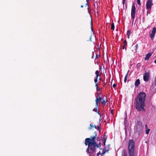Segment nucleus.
Returning a JSON list of instances; mask_svg holds the SVG:
<instances>
[{
    "instance_id": "39",
    "label": "nucleus",
    "mask_w": 156,
    "mask_h": 156,
    "mask_svg": "<svg viewBox=\"0 0 156 156\" xmlns=\"http://www.w3.org/2000/svg\"><path fill=\"white\" fill-rule=\"evenodd\" d=\"M96 2H98V0H94Z\"/></svg>"
},
{
    "instance_id": "45",
    "label": "nucleus",
    "mask_w": 156,
    "mask_h": 156,
    "mask_svg": "<svg viewBox=\"0 0 156 156\" xmlns=\"http://www.w3.org/2000/svg\"><path fill=\"white\" fill-rule=\"evenodd\" d=\"M101 94H99V96H100L101 97Z\"/></svg>"
},
{
    "instance_id": "43",
    "label": "nucleus",
    "mask_w": 156,
    "mask_h": 156,
    "mask_svg": "<svg viewBox=\"0 0 156 156\" xmlns=\"http://www.w3.org/2000/svg\"><path fill=\"white\" fill-rule=\"evenodd\" d=\"M107 84V82H106V83H105V84L106 85Z\"/></svg>"
},
{
    "instance_id": "4",
    "label": "nucleus",
    "mask_w": 156,
    "mask_h": 156,
    "mask_svg": "<svg viewBox=\"0 0 156 156\" xmlns=\"http://www.w3.org/2000/svg\"><path fill=\"white\" fill-rule=\"evenodd\" d=\"M143 129V127L141 122L140 121H137L136 126V133L139 135L142 132Z\"/></svg>"
},
{
    "instance_id": "19",
    "label": "nucleus",
    "mask_w": 156,
    "mask_h": 156,
    "mask_svg": "<svg viewBox=\"0 0 156 156\" xmlns=\"http://www.w3.org/2000/svg\"><path fill=\"white\" fill-rule=\"evenodd\" d=\"M131 30H128L127 31V38H128V39H129V36H130V34H131Z\"/></svg>"
},
{
    "instance_id": "38",
    "label": "nucleus",
    "mask_w": 156,
    "mask_h": 156,
    "mask_svg": "<svg viewBox=\"0 0 156 156\" xmlns=\"http://www.w3.org/2000/svg\"><path fill=\"white\" fill-rule=\"evenodd\" d=\"M99 80H100V81L101 80V77H100V78H99Z\"/></svg>"
},
{
    "instance_id": "8",
    "label": "nucleus",
    "mask_w": 156,
    "mask_h": 156,
    "mask_svg": "<svg viewBox=\"0 0 156 156\" xmlns=\"http://www.w3.org/2000/svg\"><path fill=\"white\" fill-rule=\"evenodd\" d=\"M95 73L96 74V76L95 78L94 79V81L96 84V83H97V82L98 81L99 76H100V77L101 76V73H100L99 71L98 70H97L96 71Z\"/></svg>"
},
{
    "instance_id": "23",
    "label": "nucleus",
    "mask_w": 156,
    "mask_h": 156,
    "mask_svg": "<svg viewBox=\"0 0 156 156\" xmlns=\"http://www.w3.org/2000/svg\"><path fill=\"white\" fill-rule=\"evenodd\" d=\"M150 131V129H146L145 130L146 133L147 134H148L149 133Z\"/></svg>"
},
{
    "instance_id": "25",
    "label": "nucleus",
    "mask_w": 156,
    "mask_h": 156,
    "mask_svg": "<svg viewBox=\"0 0 156 156\" xmlns=\"http://www.w3.org/2000/svg\"><path fill=\"white\" fill-rule=\"evenodd\" d=\"M98 84L97 83H96V84H95V86L96 87V88L97 91H99V90H100V89L98 88Z\"/></svg>"
},
{
    "instance_id": "33",
    "label": "nucleus",
    "mask_w": 156,
    "mask_h": 156,
    "mask_svg": "<svg viewBox=\"0 0 156 156\" xmlns=\"http://www.w3.org/2000/svg\"><path fill=\"white\" fill-rule=\"evenodd\" d=\"M113 110H112L111 111V114L112 115L113 114Z\"/></svg>"
},
{
    "instance_id": "29",
    "label": "nucleus",
    "mask_w": 156,
    "mask_h": 156,
    "mask_svg": "<svg viewBox=\"0 0 156 156\" xmlns=\"http://www.w3.org/2000/svg\"><path fill=\"white\" fill-rule=\"evenodd\" d=\"M108 150H105L102 153V154H105V153L106 151H108Z\"/></svg>"
},
{
    "instance_id": "17",
    "label": "nucleus",
    "mask_w": 156,
    "mask_h": 156,
    "mask_svg": "<svg viewBox=\"0 0 156 156\" xmlns=\"http://www.w3.org/2000/svg\"><path fill=\"white\" fill-rule=\"evenodd\" d=\"M124 44L123 46L122 49H124L125 48V50H126V46L127 45V42L126 40H125L124 41Z\"/></svg>"
},
{
    "instance_id": "42",
    "label": "nucleus",
    "mask_w": 156,
    "mask_h": 156,
    "mask_svg": "<svg viewBox=\"0 0 156 156\" xmlns=\"http://www.w3.org/2000/svg\"><path fill=\"white\" fill-rule=\"evenodd\" d=\"M83 5H81V8H83Z\"/></svg>"
},
{
    "instance_id": "12",
    "label": "nucleus",
    "mask_w": 156,
    "mask_h": 156,
    "mask_svg": "<svg viewBox=\"0 0 156 156\" xmlns=\"http://www.w3.org/2000/svg\"><path fill=\"white\" fill-rule=\"evenodd\" d=\"M140 84V80L139 79L136 80L135 83V85L136 87H138Z\"/></svg>"
},
{
    "instance_id": "9",
    "label": "nucleus",
    "mask_w": 156,
    "mask_h": 156,
    "mask_svg": "<svg viewBox=\"0 0 156 156\" xmlns=\"http://www.w3.org/2000/svg\"><path fill=\"white\" fill-rule=\"evenodd\" d=\"M95 107L96 109L98 108L99 106H98V103H99V105H100V102H99V101L98 99H96L95 100Z\"/></svg>"
},
{
    "instance_id": "37",
    "label": "nucleus",
    "mask_w": 156,
    "mask_h": 156,
    "mask_svg": "<svg viewBox=\"0 0 156 156\" xmlns=\"http://www.w3.org/2000/svg\"><path fill=\"white\" fill-rule=\"evenodd\" d=\"M93 111H96L95 110V108H94V109H93Z\"/></svg>"
},
{
    "instance_id": "34",
    "label": "nucleus",
    "mask_w": 156,
    "mask_h": 156,
    "mask_svg": "<svg viewBox=\"0 0 156 156\" xmlns=\"http://www.w3.org/2000/svg\"><path fill=\"white\" fill-rule=\"evenodd\" d=\"M155 81H154V82H155V85H156V77H155Z\"/></svg>"
},
{
    "instance_id": "31",
    "label": "nucleus",
    "mask_w": 156,
    "mask_h": 156,
    "mask_svg": "<svg viewBox=\"0 0 156 156\" xmlns=\"http://www.w3.org/2000/svg\"><path fill=\"white\" fill-rule=\"evenodd\" d=\"M147 128H148V126L147 124H146L145 125V128L147 129Z\"/></svg>"
},
{
    "instance_id": "36",
    "label": "nucleus",
    "mask_w": 156,
    "mask_h": 156,
    "mask_svg": "<svg viewBox=\"0 0 156 156\" xmlns=\"http://www.w3.org/2000/svg\"><path fill=\"white\" fill-rule=\"evenodd\" d=\"M97 113H98V115H100V113H99V111H98V112H97Z\"/></svg>"
},
{
    "instance_id": "6",
    "label": "nucleus",
    "mask_w": 156,
    "mask_h": 156,
    "mask_svg": "<svg viewBox=\"0 0 156 156\" xmlns=\"http://www.w3.org/2000/svg\"><path fill=\"white\" fill-rule=\"evenodd\" d=\"M153 5L152 0H148L146 2V8L148 9H151L152 5Z\"/></svg>"
},
{
    "instance_id": "28",
    "label": "nucleus",
    "mask_w": 156,
    "mask_h": 156,
    "mask_svg": "<svg viewBox=\"0 0 156 156\" xmlns=\"http://www.w3.org/2000/svg\"><path fill=\"white\" fill-rule=\"evenodd\" d=\"M102 98H101L100 96H98V97L96 98V99H98L99 101L101 100Z\"/></svg>"
},
{
    "instance_id": "5",
    "label": "nucleus",
    "mask_w": 156,
    "mask_h": 156,
    "mask_svg": "<svg viewBox=\"0 0 156 156\" xmlns=\"http://www.w3.org/2000/svg\"><path fill=\"white\" fill-rule=\"evenodd\" d=\"M136 13V7L135 4L133 3L132 5L131 11V17L133 20V21H134L135 18V15Z\"/></svg>"
},
{
    "instance_id": "14",
    "label": "nucleus",
    "mask_w": 156,
    "mask_h": 156,
    "mask_svg": "<svg viewBox=\"0 0 156 156\" xmlns=\"http://www.w3.org/2000/svg\"><path fill=\"white\" fill-rule=\"evenodd\" d=\"M106 102H107V101H106L105 98L104 97H103L101 100V103L105 106L106 104Z\"/></svg>"
},
{
    "instance_id": "10",
    "label": "nucleus",
    "mask_w": 156,
    "mask_h": 156,
    "mask_svg": "<svg viewBox=\"0 0 156 156\" xmlns=\"http://www.w3.org/2000/svg\"><path fill=\"white\" fill-rule=\"evenodd\" d=\"M94 127L95 129H98V130L99 131V132H100L101 124L99 122L98 123L97 127L95 125Z\"/></svg>"
},
{
    "instance_id": "40",
    "label": "nucleus",
    "mask_w": 156,
    "mask_h": 156,
    "mask_svg": "<svg viewBox=\"0 0 156 156\" xmlns=\"http://www.w3.org/2000/svg\"><path fill=\"white\" fill-rule=\"evenodd\" d=\"M101 67L100 66V68H99V70H101Z\"/></svg>"
},
{
    "instance_id": "27",
    "label": "nucleus",
    "mask_w": 156,
    "mask_h": 156,
    "mask_svg": "<svg viewBox=\"0 0 156 156\" xmlns=\"http://www.w3.org/2000/svg\"><path fill=\"white\" fill-rule=\"evenodd\" d=\"M137 3L138 5H141L140 0H137Z\"/></svg>"
},
{
    "instance_id": "22",
    "label": "nucleus",
    "mask_w": 156,
    "mask_h": 156,
    "mask_svg": "<svg viewBox=\"0 0 156 156\" xmlns=\"http://www.w3.org/2000/svg\"><path fill=\"white\" fill-rule=\"evenodd\" d=\"M155 34H153V33H151L150 35V37L153 40V37L154 36V35Z\"/></svg>"
},
{
    "instance_id": "47",
    "label": "nucleus",
    "mask_w": 156,
    "mask_h": 156,
    "mask_svg": "<svg viewBox=\"0 0 156 156\" xmlns=\"http://www.w3.org/2000/svg\"><path fill=\"white\" fill-rule=\"evenodd\" d=\"M88 11L89 12V8H88Z\"/></svg>"
},
{
    "instance_id": "20",
    "label": "nucleus",
    "mask_w": 156,
    "mask_h": 156,
    "mask_svg": "<svg viewBox=\"0 0 156 156\" xmlns=\"http://www.w3.org/2000/svg\"><path fill=\"white\" fill-rule=\"evenodd\" d=\"M156 32V28L155 27H154L153 28L152 31V33L153 34H155Z\"/></svg>"
},
{
    "instance_id": "18",
    "label": "nucleus",
    "mask_w": 156,
    "mask_h": 156,
    "mask_svg": "<svg viewBox=\"0 0 156 156\" xmlns=\"http://www.w3.org/2000/svg\"><path fill=\"white\" fill-rule=\"evenodd\" d=\"M129 72V70H128L126 74V75L125 76L124 79V82L125 83H126L127 81V78H128V76Z\"/></svg>"
},
{
    "instance_id": "41",
    "label": "nucleus",
    "mask_w": 156,
    "mask_h": 156,
    "mask_svg": "<svg viewBox=\"0 0 156 156\" xmlns=\"http://www.w3.org/2000/svg\"><path fill=\"white\" fill-rule=\"evenodd\" d=\"M154 62L156 64V59H155L154 61Z\"/></svg>"
},
{
    "instance_id": "35",
    "label": "nucleus",
    "mask_w": 156,
    "mask_h": 156,
    "mask_svg": "<svg viewBox=\"0 0 156 156\" xmlns=\"http://www.w3.org/2000/svg\"><path fill=\"white\" fill-rule=\"evenodd\" d=\"M86 2H87V3H86V4H85V5H86L85 6H86L87 5H88V4H87V0H86Z\"/></svg>"
},
{
    "instance_id": "26",
    "label": "nucleus",
    "mask_w": 156,
    "mask_h": 156,
    "mask_svg": "<svg viewBox=\"0 0 156 156\" xmlns=\"http://www.w3.org/2000/svg\"><path fill=\"white\" fill-rule=\"evenodd\" d=\"M94 127V126L93 125H91V124H90V127H89V129H91L92 128V127Z\"/></svg>"
},
{
    "instance_id": "13",
    "label": "nucleus",
    "mask_w": 156,
    "mask_h": 156,
    "mask_svg": "<svg viewBox=\"0 0 156 156\" xmlns=\"http://www.w3.org/2000/svg\"><path fill=\"white\" fill-rule=\"evenodd\" d=\"M138 45L137 44L134 47L133 49L132 50L135 53L137 51Z\"/></svg>"
},
{
    "instance_id": "11",
    "label": "nucleus",
    "mask_w": 156,
    "mask_h": 156,
    "mask_svg": "<svg viewBox=\"0 0 156 156\" xmlns=\"http://www.w3.org/2000/svg\"><path fill=\"white\" fill-rule=\"evenodd\" d=\"M152 55V54L149 53H148L146 55L145 57L144 58V59L145 60H148L150 57L151 56V55Z\"/></svg>"
},
{
    "instance_id": "15",
    "label": "nucleus",
    "mask_w": 156,
    "mask_h": 156,
    "mask_svg": "<svg viewBox=\"0 0 156 156\" xmlns=\"http://www.w3.org/2000/svg\"><path fill=\"white\" fill-rule=\"evenodd\" d=\"M122 156H127L126 150L124 149L122 151Z\"/></svg>"
},
{
    "instance_id": "24",
    "label": "nucleus",
    "mask_w": 156,
    "mask_h": 156,
    "mask_svg": "<svg viewBox=\"0 0 156 156\" xmlns=\"http://www.w3.org/2000/svg\"><path fill=\"white\" fill-rule=\"evenodd\" d=\"M140 66H141V65L140 63H138L136 65V67L138 69Z\"/></svg>"
},
{
    "instance_id": "2",
    "label": "nucleus",
    "mask_w": 156,
    "mask_h": 156,
    "mask_svg": "<svg viewBox=\"0 0 156 156\" xmlns=\"http://www.w3.org/2000/svg\"><path fill=\"white\" fill-rule=\"evenodd\" d=\"M94 137L92 138H87L85 140V144L86 145L88 146L87 151L90 149V153H93L95 152L96 147H99L98 144H97L95 140H94Z\"/></svg>"
},
{
    "instance_id": "44",
    "label": "nucleus",
    "mask_w": 156,
    "mask_h": 156,
    "mask_svg": "<svg viewBox=\"0 0 156 156\" xmlns=\"http://www.w3.org/2000/svg\"><path fill=\"white\" fill-rule=\"evenodd\" d=\"M104 145H105V141L104 142Z\"/></svg>"
},
{
    "instance_id": "46",
    "label": "nucleus",
    "mask_w": 156,
    "mask_h": 156,
    "mask_svg": "<svg viewBox=\"0 0 156 156\" xmlns=\"http://www.w3.org/2000/svg\"><path fill=\"white\" fill-rule=\"evenodd\" d=\"M91 37H90V41H91Z\"/></svg>"
},
{
    "instance_id": "1",
    "label": "nucleus",
    "mask_w": 156,
    "mask_h": 156,
    "mask_svg": "<svg viewBox=\"0 0 156 156\" xmlns=\"http://www.w3.org/2000/svg\"><path fill=\"white\" fill-rule=\"evenodd\" d=\"M146 94L144 92H140L137 96V100L136 102V108L138 111H145L144 108V101Z\"/></svg>"
},
{
    "instance_id": "16",
    "label": "nucleus",
    "mask_w": 156,
    "mask_h": 156,
    "mask_svg": "<svg viewBox=\"0 0 156 156\" xmlns=\"http://www.w3.org/2000/svg\"><path fill=\"white\" fill-rule=\"evenodd\" d=\"M94 136H91L90 138H92L93 137H94V140H95L96 139H98V136H97V134L96 132H94Z\"/></svg>"
},
{
    "instance_id": "21",
    "label": "nucleus",
    "mask_w": 156,
    "mask_h": 156,
    "mask_svg": "<svg viewBox=\"0 0 156 156\" xmlns=\"http://www.w3.org/2000/svg\"><path fill=\"white\" fill-rule=\"evenodd\" d=\"M115 28L114 24L113 23H112L111 26V29L112 30H114Z\"/></svg>"
},
{
    "instance_id": "3",
    "label": "nucleus",
    "mask_w": 156,
    "mask_h": 156,
    "mask_svg": "<svg viewBox=\"0 0 156 156\" xmlns=\"http://www.w3.org/2000/svg\"><path fill=\"white\" fill-rule=\"evenodd\" d=\"M128 149L129 156H134L135 150V142L132 140L129 141Z\"/></svg>"
},
{
    "instance_id": "32",
    "label": "nucleus",
    "mask_w": 156,
    "mask_h": 156,
    "mask_svg": "<svg viewBox=\"0 0 156 156\" xmlns=\"http://www.w3.org/2000/svg\"><path fill=\"white\" fill-rule=\"evenodd\" d=\"M126 1V0H123L122 2L123 5L124 4L125 2Z\"/></svg>"
},
{
    "instance_id": "7",
    "label": "nucleus",
    "mask_w": 156,
    "mask_h": 156,
    "mask_svg": "<svg viewBox=\"0 0 156 156\" xmlns=\"http://www.w3.org/2000/svg\"><path fill=\"white\" fill-rule=\"evenodd\" d=\"M150 77L149 73L148 72H145L144 73V80L145 82H147L148 81Z\"/></svg>"
},
{
    "instance_id": "30",
    "label": "nucleus",
    "mask_w": 156,
    "mask_h": 156,
    "mask_svg": "<svg viewBox=\"0 0 156 156\" xmlns=\"http://www.w3.org/2000/svg\"><path fill=\"white\" fill-rule=\"evenodd\" d=\"M116 85L115 84V83H114L113 85V87H114V88H115L116 87Z\"/></svg>"
}]
</instances>
